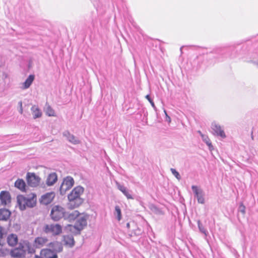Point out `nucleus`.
Instances as JSON below:
<instances>
[{
    "instance_id": "nucleus-1",
    "label": "nucleus",
    "mask_w": 258,
    "mask_h": 258,
    "mask_svg": "<svg viewBox=\"0 0 258 258\" xmlns=\"http://www.w3.org/2000/svg\"><path fill=\"white\" fill-rule=\"evenodd\" d=\"M27 251L32 253L35 252V250L28 241H23L19 243L17 247L11 250L10 254L13 257L24 258Z\"/></svg>"
},
{
    "instance_id": "nucleus-2",
    "label": "nucleus",
    "mask_w": 258,
    "mask_h": 258,
    "mask_svg": "<svg viewBox=\"0 0 258 258\" xmlns=\"http://www.w3.org/2000/svg\"><path fill=\"white\" fill-rule=\"evenodd\" d=\"M83 192L84 188L81 186H78L72 190L68 196L69 206L71 208H77L83 203V199L81 198V196Z\"/></svg>"
},
{
    "instance_id": "nucleus-3",
    "label": "nucleus",
    "mask_w": 258,
    "mask_h": 258,
    "mask_svg": "<svg viewBox=\"0 0 258 258\" xmlns=\"http://www.w3.org/2000/svg\"><path fill=\"white\" fill-rule=\"evenodd\" d=\"M87 218L85 216H79L74 225H68L67 227L71 232L75 235L80 234L82 231L87 226Z\"/></svg>"
},
{
    "instance_id": "nucleus-4",
    "label": "nucleus",
    "mask_w": 258,
    "mask_h": 258,
    "mask_svg": "<svg viewBox=\"0 0 258 258\" xmlns=\"http://www.w3.org/2000/svg\"><path fill=\"white\" fill-rule=\"evenodd\" d=\"M18 202L21 210H24L27 207L33 208L35 206L36 198L34 196L31 198L22 197L18 198Z\"/></svg>"
},
{
    "instance_id": "nucleus-5",
    "label": "nucleus",
    "mask_w": 258,
    "mask_h": 258,
    "mask_svg": "<svg viewBox=\"0 0 258 258\" xmlns=\"http://www.w3.org/2000/svg\"><path fill=\"white\" fill-rule=\"evenodd\" d=\"M65 209L59 206H53L51 210L50 217L54 221H57L61 218H64Z\"/></svg>"
},
{
    "instance_id": "nucleus-6",
    "label": "nucleus",
    "mask_w": 258,
    "mask_h": 258,
    "mask_svg": "<svg viewBox=\"0 0 258 258\" xmlns=\"http://www.w3.org/2000/svg\"><path fill=\"white\" fill-rule=\"evenodd\" d=\"M43 232L46 234L50 233L53 235H57L62 232L61 226L58 224H47L43 228Z\"/></svg>"
},
{
    "instance_id": "nucleus-7",
    "label": "nucleus",
    "mask_w": 258,
    "mask_h": 258,
    "mask_svg": "<svg viewBox=\"0 0 258 258\" xmlns=\"http://www.w3.org/2000/svg\"><path fill=\"white\" fill-rule=\"evenodd\" d=\"M74 184V180L71 176L66 177L59 187L60 195H64L66 192L71 189Z\"/></svg>"
},
{
    "instance_id": "nucleus-8",
    "label": "nucleus",
    "mask_w": 258,
    "mask_h": 258,
    "mask_svg": "<svg viewBox=\"0 0 258 258\" xmlns=\"http://www.w3.org/2000/svg\"><path fill=\"white\" fill-rule=\"evenodd\" d=\"M191 189L195 195V197L197 199L198 202L200 204L205 203L204 192L203 190L199 188L196 185H192Z\"/></svg>"
},
{
    "instance_id": "nucleus-9",
    "label": "nucleus",
    "mask_w": 258,
    "mask_h": 258,
    "mask_svg": "<svg viewBox=\"0 0 258 258\" xmlns=\"http://www.w3.org/2000/svg\"><path fill=\"white\" fill-rule=\"evenodd\" d=\"M27 181L29 186L36 187L40 182V178L34 173L28 172L27 174Z\"/></svg>"
},
{
    "instance_id": "nucleus-10",
    "label": "nucleus",
    "mask_w": 258,
    "mask_h": 258,
    "mask_svg": "<svg viewBox=\"0 0 258 258\" xmlns=\"http://www.w3.org/2000/svg\"><path fill=\"white\" fill-rule=\"evenodd\" d=\"M211 128L213 134L224 139L226 138V135L222 127L217 122H213L211 124Z\"/></svg>"
},
{
    "instance_id": "nucleus-11",
    "label": "nucleus",
    "mask_w": 258,
    "mask_h": 258,
    "mask_svg": "<svg viewBox=\"0 0 258 258\" xmlns=\"http://www.w3.org/2000/svg\"><path fill=\"white\" fill-rule=\"evenodd\" d=\"M115 184L117 189L119 190L128 200H133L134 199L132 195V190L128 189L123 184H121L117 181H115Z\"/></svg>"
},
{
    "instance_id": "nucleus-12",
    "label": "nucleus",
    "mask_w": 258,
    "mask_h": 258,
    "mask_svg": "<svg viewBox=\"0 0 258 258\" xmlns=\"http://www.w3.org/2000/svg\"><path fill=\"white\" fill-rule=\"evenodd\" d=\"M0 200L2 205L6 206L11 203V197L10 193L7 191H2L0 193Z\"/></svg>"
},
{
    "instance_id": "nucleus-13",
    "label": "nucleus",
    "mask_w": 258,
    "mask_h": 258,
    "mask_svg": "<svg viewBox=\"0 0 258 258\" xmlns=\"http://www.w3.org/2000/svg\"><path fill=\"white\" fill-rule=\"evenodd\" d=\"M54 198V194L52 192H48L43 195L40 200V203L47 205L50 204Z\"/></svg>"
},
{
    "instance_id": "nucleus-14",
    "label": "nucleus",
    "mask_w": 258,
    "mask_h": 258,
    "mask_svg": "<svg viewBox=\"0 0 258 258\" xmlns=\"http://www.w3.org/2000/svg\"><path fill=\"white\" fill-rule=\"evenodd\" d=\"M40 254L43 258H57V255L50 248L43 249L41 250Z\"/></svg>"
},
{
    "instance_id": "nucleus-15",
    "label": "nucleus",
    "mask_w": 258,
    "mask_h": 258,
    "mask_svg": "<svg viewBox=\"0 0 258 258\" xmlns=\"http://www.w3.org/2000/svg\"><path fill=\"white\" fill-rule=\"evenodd\" d=\"M63 136L67 138L69 142L74 145L78 144L80 143L79 140L68 131H66L63 133Z\"/></svg>"
},
{
    "instance_id": "nucleus-16",
    "label": "nucleus",
    "mask_w": 258,
    "mask_h": 258,
    "mask_svg": "<svg viewBox=\"0 0 258 258\" xmlns=\"http://www.w3.org/2000/svg\"><path fill=\"white\" fill-rule=\"evenodd\" d=\"M49 247L50 249L56 254L61 252L63 249L62 244L58 241H54L50 243Z\"/></svg>"
},
{
    "instance_id": "nucleus-17",
    "label": "nucleus",
    "mask_w": 258,
    "mask_h": 258,
    "mask_svg": "<svg viewBox=\"0 0 258 258\" xmlns=\"http://www.w3.org/2000/svg\"><path fill=\"white\" fill-rule=\"evenodd\" d=\"M7 241L10 246H15L18 242L17 235L13 233L8 235L7 238Z\"/></svg>"
},
{
    "instance_id": "nucleus-18",
    "label": "nucleus",
    "mask_w": 258,
    "mask_h": 258,
    "mask_svg": "<svg viewBox=\"0 0 258 258\" xmlns=\"http://www.w3.org/2000/svg\"><path fill=\"white\" fill-rule=\"evenodd\" d=\"M48 241V239L45 237H38L35 239L34 245L37 248L43 246Z\"/></svg>"
},
{
    "instance_id": "nucleus-19",
    "label": "nucleus",
    "mask_w": 258,
    "mask_h": 258,
    "mask_svg": "<svg viewBox=\"0 0 258 258\" xmlns=\"http://www.w3.org/2000/svg\"><path fill=\"white\" fill-rule=\"evenodd\" d=\"M57 180V174L54 173L49 174L46 179V184L48 186L53 185Z\"/></svg>"
},
{
    "instance_id": "nucleus-20",
    "label": "nucleus",
    "mask_w": 258,
    "mask_h": 258,
    "mask_svg": "<svg viewBox=\"0 0 258 258\" xmlns=\"http://www.w3.org/2000/svg\"><path fill=\"white\" fill-rule=\"evenodd\" d=\"M63 242L65 245H68L70 247H72L75 245L74 237L71 235H64Z\"/></svg>"
},
{
    "instance_id": "nucleus-21",
    "label": "nucleus",
    "mask_w": 258,
    "mask_h": 258,
    "mask_svg": "<svg viewBox=\"0 0 258 258\" xmlns=\"http://www.w3.org/2000/svg\"><path fill=\"white\" fill-rule=\"evenodd\" d=\"M79 213L78 211H74L71 212H67L65 211L64 219L69 221L73 220L79 217Z\"/></svg>"
},
{
    "instance_id": "nucleus-22",
    "label": "nucleus",
    "mask_w": 258,
    "mask_h": 258,
    "mask_svg": "<svg viewBox=\"0 0 258 258\" xmlns=\"http://www.w3.org/2000/svg\"><path fill=\"white\" fill-rule=\"evenodd\" d=\"M11 215L10 211L6 209H0V220L7 221Z\"/></svg>"
},
{
    "instance_id": "nucleus-23",
    "label": "nucleus",
    "mask_w": 258,
    "mask_h": 258,
    "mask_svg": "<svg viewBox=\"0 0 258 258\" xmlns=\"http://www.w3.org/2000/svg\"><path fill=\"white\" fill-rule=\"evenodd\" d=\"M15 186L22 191H26V183L22 179H18L15 182Z\"/></svg>"
},
{
    "instance_id": "nucleus-24",
    "label": "nucleus",
    "mask_w": 258,
    "mask_h": 258,
    "mask_svg": "<svg viewBox=\"0 0 258 258\" xmlns=\"http://www.w3.org/2000/svg\"><path fill=\"white\" fill-rule=\"evenodd\" d=\"M31 110L32 112L33 118L34 119L40 117L41 116L42 112L37 106L33 105L31 107Z\"/></svg>"
},
{
    "instance_id": "nucleus-25",
    "label": "nucleus",
    "mask_w": 258,
    "mask_h": 258,
    "mask_svg": "<svg viewBox=\"0 0 258 258\" xmlns=\"http://www.w3.org/2000/svg\"><path fill=\"white\" fill-rule=\"evenodd\" d=\"M34 80V76L33 75H29V77L25 80V81L24 82V83L23 84V88L24 89L28 88L32 84Z\"/></svg>"
},
{
    "instance_id": "nucleus-26",
    "label": "nucleus",
    "mask_w": 258,
    "mask_h": 258,
    "mask_svg": "<svg viewBox=\"0 0 258 258\" xmlns=\"http://www.w3.org/2000/svg\"><path fill=\"white\" fill-rule=\"evenodd\" d=\"M149 209L152 212L156 215H161L163 214V212L162 210L154 204L150 205Z\"/></svg>"
},
{
    "instance_id": "nucleus-27",
    "label": "nucleus",
    "mask_w": 258,
    "mask_h": 258,
    "mask_svg": "<svg viewBox=\"0 0 258 258\" xmlns=\"http://www.w3.org/2000/svg\"><path fill=\"white\" fill-rule=\"evenodd\" d=\"M202 139L203 141L205 144H206V145L208 146L209 149L210 151H212L214 149V147H213V145H212L211 140L207 135H205V136H202Z\"/></svg>"
},
{
    "instance_id": "nucleus-28",
    "label": "nucleus",
    "mask_w": 258,
    "mask_h": 258,
    "mask_svg": "<svg viewBox=\"0 0 258 258\" xmlns=\"http://www.w3.org/2000/svg\"><path fill=\"white\" fill-rule=\"evenodd\" d=\"M197 224L198 226L199 229L200 231L203 233L206 237H207L209 234L208 231L207 230L206 228L203 225L200 220L197 221Z\"/></svg>"
},
{
    "instance_id": "nucleus-29",
    "label": "nucleus",
    "mask_w": 258,
    "mask_h": 258,
    "mask_svg": "<svg viewBox=\"0 0 258 258\" xmlns=\"http://www.w3.org/2000/svg\"><path fill=\"white\" fill-rule=\"evenodd\" d=\"M45 112L49 116H56L54 110L49 105L46 106Z\"/></svg>"
},
{
    "instance_id": "nucleus-30",
    "label": "nucleus",
    "mask_w": 258,
    "mask_h": 258,
    "mask_svg": "<svg viewBox=\"0 0 258 258\" xmlns=\"http://www.w3.org/2000/svg\"><path fill=\"white\" fill-rule=\"evenodd\" d=\"M114 215L116 216L118 221H120L121 219V210L118 206L115 207V212Z\"/></svg>"
},
{
    "instance_id": "nucleus-31",
    "label": "nucleus",
    "mask_w": 258,
    "mask_h": 258,
    "mask_svg": "<svg viewBox=\"0 0 258 258\" xmlns=\"http://www.w3.org/2000/svg\"><path fill=\"white\" fill-rule=\"evenodd\" d=\"M7 234V229L2 226H0V240H2L4 238Z\"/></svg>"
},
{
    "instance_id": "nucleus-32",
    "label": "nucleus",
    "mask_w": 258,
    "mask_h": 258,
    "mask_svg": "<svg viewBox=\"0 0 258 258\" xmlns=\"http://www.w3.org/2000/svg\"><path fill=\"white\" fill-rule=\"evenodd\" d=\"M170 171L172 174L178 179L180 180L181 179V176L179 173L174 168H171Z\"/></svg>"
},
{
    "instance_id": "nucleus-33",
    "label": "nucleus",
    "mask_w": 258,
    "mask_h": 258,
    "mask_svg": "<svg viewBox=\"0 0 258 258\" xmlns=\"http://www.w3.org/2000/svg\"><path fill=\"white\" fill-rule=\"evenodd\" d=\"M238 211L241 212L242 214H245V207L243 205L242 203H241L238 208Z\"/></svg>"
},
{
    "instance_id": "nucleus-34",
    "label": "nucleus",
    "mask_w": 258,
    "mask_h": 258,
    "mask_svg": "<svg viewBox=\"0 0 258 258\" xmlns=\"http://www.w3.org/2000/svg\"><path fill=\"white\" fill-rule=\"evenodd\" d=\"M146 98L147 99H148V100L150 102V103H151V104L152 105V106L153 107H155V104L153 101V100H152V99L151 98L150 96L149 95H147L146 96Z\"/></svg>"
},
{
    "instance_id": "nucleus-35",
    "label": "nucleus",
    "mask_w": 258,
    "mask_h": 258,
    "mask_svg": "<svg viewBox=\"0 0 258 258\" xmlns=\"http://www.w3.org/2000/svg\"><path fill=\"white\" fill-rule=\"evenodd\" d=\"M164 112L165 114V115H166V121H167L168 122H171V118L168 115L167 112H166V111L165 110H164Z\"/></svg>"
},
{
    "instance_id": "nucleus-36",
    "label": "nucleus",
    "mask_w": 258,
    "mask_h": 258,
    "mask_svg": "<svg viewBox=\"0 0 258 258\" xmlns=\"http://www.w3.org/2000/svg\"><path fill=\"white\" fill-rule=\"evenodd\" d=\"M19 104L20 105V112L21 114L23 113V109H22V102H19Z\"/></svg>"
},
{
    "instance_id": "nucleus-37",
    "label": "nucleus",
    "mask_w": 258,
    "mask_h": 258,
    "mask_svg": "<svg viewBox=\"0 0 258 258\" xmlns=\"http://www.w3.org/2000/svg\"><path fill=\"white\" fill-rule=\"evenodd\" d=\"M198 133L200 134V135L201 136V138H202V136H205V135H204L203 134H202V133L201 132V131H198Z\"/></svg>"
},
{
    "instance_id": "nucleus-38",
    "label": "nucleus",
    "mask_w": 258,
    "mask_h": 258,
    "mask_svg": "<svg viewBox=\"0 0 258 258\" xmlns=\"http://www.w3.org/2000/svg\"><path fill=\"white\" fill-rule=\"evenodd\" d=\"M183 47V46H182L180 47V49L181 53H182V49Z\"/></svg>"
},
{
    "instance_id": "nucleus-39",
    "label": "nucleus",
    "mask_w": 258,
    "mask_h": 258,
    "mask_svg": "<svg viewBox=\"0 0 258 258\" xmlns=\"http://www.w3.org/2000/svg\"><path fill=\"white\" fill-rule=\"evenodd\" d=\"M34 258H41V257L40 256H36Z\"/></svg>"
},
{
    "instance_id": "nucleus-40",
    "label": "nucleus",
    "mask_w": 258,
    "mask_h": 258,
    "mask_svg": "<svg viewBox=\"0 0 258 258\" xmlns=\"http://www.w3.org/2000/svg\"><path fill=\"white\" fill-rule=\"evenodd\" d=\"M129 226H130L129 223H127V227H129Z\"/></svg>"
}]
</instances>
